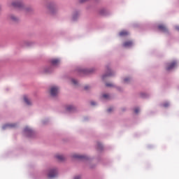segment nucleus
I'll return each instance as SVG.
<instances>
[{
	"mask_svg": "<svg viewBox=\"0 0 179 179\" xmlns=\"http://www.w3.org/2000/svg\"><path fill=\"white\" fill-rule=\"evenodd\" d=\"M91 105H92V106H95V105H96V103H94V101H92V102H91Z\"/></svg>",
	"mask_w": 179,
	"mask_h": 179,
	"instance_id": "nucleus-27",
	"label": "nucleus"
},
{
	"mask_svg": "<svg viewBox=\"0 0 179 179\" xmlns=\"http://www.w3.org/2000/svg\"><path fill=\"white\" fill-rule=\"evenodd\" d=\"M129 80H131V78H127L124 79V83H128V82H129Z\"/></svg>",
	"mask_w": 179,
	"mask_h": 179,
	"instance_id": "nucleus-17",
	"label": "nucleus"
},
{
	"mask_svg": "<svg viewBox=\"0 0 179 179\" xmlns=\"http://www.w3.org/2000/svg\"><path fill=\"white\" fill-rule=\"evenodd\" d=\"M0 10H1V7H0Z\"/></svg>",
	"mask_w": 179,
	"mask_h": 179,
	"instance_id": "nucleus-32",
	"label": "nucleus"
},
{
	"mask_svg": "<svg viewBox=\"0 0 179 179\" xmlns=\"http://www.w3.org/2000/svg\"><path fill=\"white\" fill-rule=\"evenodd\" d=\"M92 72H93V71L89 70V71H87V73H92Z\"/></svg>",
	"mask_w": 179,
	"mask_h": 179,
	"instance_id": "nucleus-29",
	"label": "nucleus"
},
{
	"mask_svg": "<svg viewBox=\"0 0 179 179\" xmlns=\"http://www.w3.org/2000/svg\"><path fill=\"white\" fill-rule=\"evenodd\" d=\"M114 109L113 108H109L107 111L108 113H111Z\"/></svg>",
	"mask_w": 179,
	"mask_h": 179,
	"instance_id": "nucleus-21",
	"label": "nucleus"
},
{
	"mask_svg": "<svg viewBox=\"0 0 179 179\" xmlns=\"http://www.w3.org/2000/svg\"><path fill=\"white\" fill-rule=\"evenodd\" d=\"M24 132H31V129H30V128L29 127H25L24 129Z\"/></svg>",
	"mask_w": 179,
	"mask_h": 179,
	"instance_id": "nucleus-16",
	"label": "nucleus"
},
{
	"mask_svg": "<svg viewBox=\"0 0 179 179\" xmlns=\"http://www.w3.org/2000/svg\"><path fill=\"white\" fill-rule=\"evenodd\" d=\"M106 86H107V87H111L113 86V84H111V83H106Z\"/></svg>",
	"mask_w": 179,
	"mask_h": 179,
	"instance_id": "nucleus-19",
	"label": "nucleus"
},
{
	"mask_svg": "<svg viewBox=\"0 0 179 179\" xmlns=\"http://www.w3.org/2000/svg\"><path fill=\"white\" fill-rule=\"evenodd\" d=\"M74 179H80V176H76Z\"/></svg>",
	"mask_w": 179,
	"mask_h": 179,
	"instance_id": "nucleus-28",
	"label": "nucleus"
},
{
	"mask_svg": "<svg viewBox=\"0 0 179 179\" xmlns=\"http://www.w3.org/2000/svg\"><path fill=\"white\" fill-rule=\"evenodd\" d=\"M10 19L13 20V22H17L18 20L17 17H15V15H11Z\"/></svg>",
	"mask_w": 179,
	"mask_h": 179,
	"instance_id": "nucleus-14",
	"label": "nucleus"
},
{
	"mask_svg": "<svg viewBox=\"0 0 179 179\" xmlns=\"http://www.w3.org/2000/svg\"><path fill=\"white\" fill-rule=\"evenodd\" d=\"M158 29L161 30V31H167V28L163 24L159 25Z\"/></svg>",
	"mask_w": 179,
	"mask_h": 179,
	"instance_id": "nucleus-6",
	"label": "nucleus"
},
{
	"mask_svg": "<svg viewBox=\"0 0 179 179\" xmlns=\"http://www.w3.org/2000/svg\"><path fill=\"white\" fill-rule=\"evenodd\" d=\"M59 92V88L58 87L53 86L50 88V95L52 96V97H55L58 94Z\"/></svg>",
	"mask_w": 179,
	"mask_h": 179,
	"instance_id": "nucleus-1",
	"label": "nucleus"
},
{
	"mask_svg": "<svg viewBox=\"0 0 179 179\" xmlns=\"http://www.w3.org/2000/svg\"><path fill=\"white\" fill-rule=\"evenodd\" d=\"M56 159H58L59 162H62L63 160H64L65 157H64V155H56Z\"/></svg>",
	"mask_w": 179,
	"mask_h": 179,
	"instance_id": "nucleus-11",
	"label": "nucleus"
},
{
	"mask_svg": "<svg viewBox=\"0 0 179 179\" xmlns=\"http://www.w3.org/2000/svg\"><path fill=\"white\" fill-rule=\"evenodd\" d=\"M102 97H103V99H110V95H108V94H103V95H102Z\"/></svg>",
	"mask_w": 179,
	"mask_h": 179,
	"instance_id": "nucleus-15",
	"label": "nucleus"
},
{
	"mask_svg": "<svg viewBox=\"0 0 179 179\" xmlns=\"http://www.w3.org/2000/svg\"><path fill=\"white\" fill-rule=\"evenodd\" d=\"M106 76H111V74L104 75L102 76V78L106 79Z\"/></svg>",
	"mask_w": 179,
	"mask_h": 179,
	"instance_id": "nucleus-24",
	"label": "nucleus"
},
{
	"mask_svg": "<svg viewBox=\"0 0 179 179\" xmlns=\"http://www.w3.org/2000/svg\"><path fill=\"white\" fill-rule=\"evenodd\" d=\"M44 73H50L48 69L44 70Z\"/></svg>",
	"mask_w": 179,
	"mask_h": 179,
	"instance_id": "nucleus-23",
	"label": "nucleus"
},
{
	"mask_svg": "<svg viewBox=\"0 0 179 179\" xmlns=\"http://www.w3.org/2000/svg\"><path fill=\"white\" fill-rule=\"evenodd\" d=\"M73 157L74 159H85V156H83V155H78V154H74V155H73Z\"/></svg>",
	"mask_w": 179,
	"mask_h": 179,
	"instance_id": "nucleus-8",
	"label": "nucleus"
},
{
	"mask_svg": "<svg viewBox=\"0 0 179 179\" xmlns=\"http://www.w3.org/2000/svg\"><path fill=\"white\" fill-rule=\"evenodd\" d=\"M169 103H165L163 104V107H165V108L169 107Z\"/></svg>",
	"mask_w": 179,
	"mask_h": 179,
	"instance_id": "nucleus-22",
	"label": "nucleus"
},
{
	"mask_svg": "<svg viewBox=\"0 0 179 179\" xmlns=\"http://www.w3.org/2000/svg\"><path fill=\"white\" fill-rule=\"evenodd\" d=\"M119 34H120V36L121 37H124V36H128L129 33H128V31H122L120 32Z\"/></svg>",
	"mask_w": 179,
	"mask_h": 179,
	"instance_id": "nucleus-9",
	"label": "nucleus"
},
{
	"mask_svg": "<svg viewBox=\"0 0 179 179\" xmlns=\"http://www.w3.org/2000/svg\"><path fill=\"white\" fill-rule=\"evenodd\" d=\"M58 174V171L57 169H50L49 173L48 175L49 178H54V177H57Z\"/></svg>",
	"mask_w": 179,
	"mask_h": 179,
	"instance_id": "nucleus-2",
	"label": "nucleus"
},
{
	"mask_svg": "<svg viewBox=\"0 0 179 179\" xmlns=\"http://www.w3.org/2000/svg\"><path fill=\"white\" fill-rule=\"evenodd\" d=\"M24 101L28 106H30V104H31V102L30 101V100H29V99H27V97H26V96L24 97Z\"/></svg>",
	"mask_w": 179,
	"mask_h": 179,
	"instance_id": "nucleus-12",
	"label": "nucleus"
},
{
	"mask_svg": "<svg viewBox=\"0 0 179 179\" xmlns=\"http://www.w3.org/2000/svg\"><path fill=\"white\" fill-rule=\"evenodd\" d=\"M176 65H177V62H172L171 63L168 64L166 67V71H171V69H174Z\"/></svg>",
	"mask_w": 179,
	"mask_h": 179,
	"instance_id": "nucleus-3",
	"label": "nucleus"
},
{
	"mask_svg": "<svg viewBox=\"0 0 179 179\" xmlns=\"http://www.w3.org/2000/svg\"><path fill=\"white\" fill-rule=\"evenodd\" d=\"M71 82H72V83H73V85H78V80H76L75 79H72Z\"/></svg>",
	"mask_w": 179,
	"mask_h": 179,
	"instance_id": "nucleus-18",
	"label": "nucleus"
},
{
	"mask_svg": "<svg viewBox=\"0 0 179 179\" xmlns=\"http://www.w3.org/2000/svg\"><path fill=\"white\" fill-rule=\"evenodd\" d=\"M52 65H58L59 64V59H52L51 60Z\"/></svg>",
	"mask_w": 179,
	"mask_h": 179,
	"instance_id": "nucleus-7",
	"label": "nucleus"
},
{
	"mask_svg": "<svg viewBox=\"0 0 179 179\" xmlns=\"http://www.w3.org/2000/svg\"><path fill=\"white\" fill-rule=\"evenodd\" d=\"M134 113H135L136 114H138V113H139V109H138V108H136L134 109Z\"/></svg>",
	"mask_w": 179,
	"mask_h": 179,
	"instance_id": "nucleus-20",
	"label": "nucleus"
},
{
	"mask_svg": "<svg viewBox=\"0 0 179 179\" xmlns=\"http://www.w3.org/2000/svg\"><path fill=\"white\" fill-rule=\"evenodd\" d=\"M90 87L89 86V85H86L85 87V90H87V89H89Z\"/></svg>",
	"mask_w": 179,
	"mask_h": 179,
	"instance_id": "nucleus-26",
	"label": "nucleus"
},
{
	"mask_svg": "<svg viewBox=\"0 0 179 179\" xmlns=\"http://www.w3.org/2000/svg\"><path fill=\"white\" fill-rule=\"evenodd\" d=\"M134 43L131 41H127L123 43V47H125L126 48H129V47H132V45Z\"/></svg>",
	"mask_w": 179,
	"mask_h": 179,
	"instance_id": "nucleus-4",
	"label": "nucleus"
},
{
	"mask_svg": "<svg viewBox=\"0 0 179 179\" xmlns=\"http://www.w3.org/2000/svg\"><path fill=\"white\" fill-rule=\"evenodd\" d=\"M12 6L14 8H22V4L20 1H14L12 3Z\"/></svg>",
	"mask_w": 179,
	"mask_h": 179,
	"instance_id": "nucleus-5",
	"label": "nucleus"
},
{
	"mask_svg": "<svg viewBox=\"0 0 179 179\" xmlns=\"http://www.w3.org/2000/svg\"><path fill=\"white\" fill-rule=\"evenodd\" d=\"M98 148L99 149H101V148H103V146L101 145V144L100 143H98Z\"/></svg>",
	"mask_w": 179,
	"mask_h": 179,
	"instance_id": "nucleus-25",
	"label": "nucleus"
},
{
	"mask_svg": "<svg viewBox=\"0 0 179 179\" xmlns=\"http://www.w3.org/2000/svg\"><path fill=\"white\" fill-rule=\"evenodd\" d=\"M6 127H8V128H15V127H16V124H6Z\"/></svg>",
	"mask_w": 179,
	"mask_h": 179,
	"instance_id": "nucleus-13",
	"label": "nucleus"
},
{
	"mask_svg": "<svg viewBox=\"0 0 179 179\" xmlns=\"http://www.w3.org/2000/svg\"><path fill=\"white\" fill-rule=\"evenodd\" d=\"M85 1H86V0H80V2H85Z\"/></svg>",
	"mask_w": 179,
	"mask_h": 179,
	"instance_id": "nucleus-31",
	"label": "nucleus"
},
{
	"mask_svg": "<svg viewBox=\"0 0 179 179\" xmlns=\"http://www.w3.org/2000/svg\"><path fill=\"white\" fill-rule=\"evenodd\" d=\"M176 29L179 31V26L176 27Z\"/></svg>",
	"mask_w": 179,
	"mask_h": 179,
	"instance_id": "nucleus-30",
	"label": "nucleus"
},
{
	"mask_svg": "<svg viewBox=\"0 0 179 179\" xmlns=\"http://www.w3.org/2000/svg\"><path fill=\"white\" fill-rule=\"evenodd\" d=\"M66 110L67 111H73V110H75V107H73V106L72 105H69L67 107H66Z\"/></svg>",
	"mask_w": 179,
	"mask_h": 179,
	"instance_id": "nucleus-10",
	"label": "nucleus"
}]
</instances>
